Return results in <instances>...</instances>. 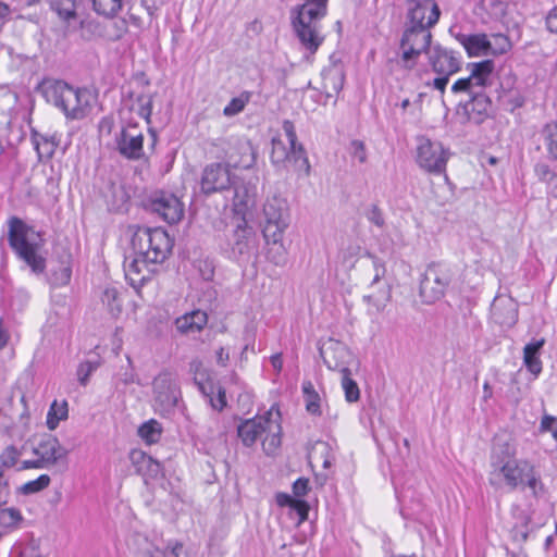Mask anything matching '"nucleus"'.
<instances>
[{"mask_svg":"<svg viewBox=\"0 0 557 557\" xmlns=\"http://www.w3.org/2000/svg\"><path fill=\"white\" fill-rule=\"evenodd\" d=\"M28 226L18 218L9 221V244L12 249L35 271V246L28 242Z\"/></svg>","mask_w":557,"mask_h":557,"instance_id":"nucleus-13","label":"nucleus"},{"mask_svg":"<svg viewBox=\"0 0 557 557\" xmlns=\"http://www.w3.org/2000/svg\"><path fill=\"white\" fill-rule=\"evenodd\" d=\"M488 482L498 488L503 485L510 490L529 487L533 496L544 491V484L535 466L527 459L516 458V447L508 441H497L491 455Z\"/></svg>","mask_w":557,"mask_h":557,"instance_id":"nucleus-1","label":"nucleus"},{"mask_svg":"<svg viewBox=\"0 0 557 557\" xmlns=\"http://www.w3.org/2000/svg\"><path fill=\"white\" fill-rule=\"evenodd\" d=\"M150 261L146 260L133 251L132 256H127L124 261V271L126 278L131 282V284H135L137 282H143L145 276H140L144 269H146L147 264Z\"/></svg>","mask_w":557,"mask_h":557,"instance_id":"nucleus-31","label":"nucleus"},{"mask_svg":"<svg viewBox=\"0 0 557 557\" xmlns=\"http://www.w3.org/2000/svg\"><path fill=\"white\" fill-rule=\"evenodd\" d=\"M470 75L460 78L451 86L454 94H465L467 99L463 101L465 112L471 117L472 113H485L491 104L483 90L491 85V78L494 71V62L484 60L469 64Z\"/></svg>","mask_w":557,"mask_h":557,"instance_id":"nucleus-3","label":"nucleus"},{"mask_svg":"<svg viewBox=\"0 0 557 557\" xmlns=\"http://www.w3.org/2000/svg\"><path fill=\"white\" fill-rule=\"evenodd\" d=\"M234 148L239 151L240 158L237 159L233 151H227L226 158L230 162H233L234 165H243L244 168H248L253 163V150L249 141L238 139Z\"/></svg>","mask_w":557,"mask_h":557,"instance_id":"nucleus-35","label":"nucleus"},{"mask_svg":"<svg viewBox=\"0 0 557 557\" xmlns=\"http://www.w3.org/2000/svg\"><path fill=\"white\" fill-rule=\"evenodd\" d=\"M69 88L70 85L65 82L52 78L44 79L37 85V91L40 92L42 98L58 109H61Z\"/></svg>","mask_w":557,"mask_h":557,"instance_id":"nucleus-26","label":"nucleus"},{"mask_svg":"<svg viewBox=\"0 0 557 557\" xmlns=\"http://www.w3.org/2000/svg\"><path fill=\"white\" fill-rule=\"evenodd\" d=\"M98 366L99 364L97 362L91 361H84L78 364L76 375L81 385H87L89 376L92 374L94 371L97 370Z\"/></svg>","mask_w":557,"mask_h":557,"instance_id":"nucleus-50","label":"nucleus"},{"mask_svg":"<svg viewBox=\"0 0 557 557\" xmlns=\"http://www.w3.org/2000/svg\"><path fill=\"white\" fill-rule=\"evenodd\" d=\"M208 323V315L205 311L193 310L175 320V327L178 333L184 335L200 332Z\"/></svg>","mask_w":557,"mask_h":557,"instance_id":"nucleus-28","label":"nucleus"},{"mask_svg":"<svg viewBox=\"0 0 557 557\" xmlns=\"http://www.w3.org/2000/svg\"><path fill=\"white\" fill-rule=\"evenodd\" d=\"M114 25L116 27V32L114 35L110 36V38L112 40H119L127 30L126 21L122 20L120 22H115Z\"/></svg>","mask_w":557,"mask_h":557,"instance_id":"nucleus-64","label":"nucleus"},{"mask_svg":"<svg viewBox=\"0 0 557 557\" xmlns=\"http://www.w3.org/2000/svg\"><path fill=\"white\" fill-rule=\"evenodd\" d=\"M50 8L63 21H70L76 16V0H48Z\"/></svg>","mask_w":557,"mask_h":557,"instance_id":"nucleus-41","label":"nucleus"},{"mask_svg":"<svg viewBox=\"0 0 557 557\" xmlns=\"http://www.w3.org/2000/svg\"><path fill=\"white\" fill-rule=\"evenodd\" d=\"M368 220L379 227H383L385 224L384 216L376 206H373L368 213Z\"/></svg>","mask_w":557,"mask_h":557,"instance_id":"nucleus-59","label":"nucleus"},{"mask_svg":"<svg viewBox=\"0 0 557 557\" xmlns=\"http://www.w3.org/2000/svg\"><path fill=\"white\" fill-rule=\"evenodd\" d=\"M366 257L371 260V267L373 271L369 284L389 283L386 278L385 262L369 251L366 252Z\"/></svg>","mask_w":557,"mask_h":557,"instance_id":"nucleus-44","label":"nucleus"},{"mask_svg":"<svg viewBox=\"0 0 557 557\" xmlns=\"http://www.w3.org/2000/svg\"><path fill=\"white\" fill-rule=\"evenodd\" d=\"M351 149L354 158L358 159L360 163L366 162L367 153L362 141L354 140L351 143Z\"/></svg>","mask_w":557,"mask_h":557,"instance_id":"nucleus-58","label":"nucleus"},{"mask_svg":"<svg viewBox=\"0 0 557 557\" xmlns=\"http://www.w3.org/2000/svg\"><path fill=\"white\" fill-rule=\"evenodd\" d=\"M154 400L162 410L173 409L178 400L177 386L169 373L159 374L153 381Z\"/></svg>","mask_w":557,"mask_h":557,"instance_id":"nucleus-18","label":"nucleus"},{"mask_svg":"<svg viewBox=\"0 0 557 557\" xmlns=\"http://www.w3.org/2000/svg\"><path fill=\"white\" fill-rule=\"evenodd\" d=\"M71 264L72 256L63 248L48 260L37 256V272L47 270L48 281L53 287L64 286L70 282L72 275Z\"/></svg>","mask_w":557,"mask_h":557,"instance_id":"nucleus-10","label":"nucleus"},{"mask_svg":"<svg viewBox=\"0 0 557 557\" xmlns=\"http://www.w3.org/2000/svg\"><path fill=\"white\" fill-rule=\"evenodd\" d=\"M541 429L552 433L553 437L557 440V419L550 416H545L541 422Z\"/></svg>","mask_w":557,"mask_h":557,"instance_id":"nucleus-56","label":"nucleus"},{"mask_svg":"<svg viewBox=\"0 0 557 557\" xmlns=\"http://www.w3.org/2000/svg\"><path fill=\"white\" fill-rule=\"evenodd\" d=\"M268 249L267 259L275 265H284L287 261V250L283 245V235L280 237H264Z\"/></svg>","mask_w":557,"mask_h":557,"instance_id":"nucleus-32","label":"nucleus"},{"mask_svg":"<svg viewBox=\"0 0 557 557\" xmlns=\"http://www.w3.org/2000/svg\"><path fill=\"white\" fill-rule=\"evenodd\" d=\"M58 143L54 137H41L40 140L37 138V156L39 159H49L53 156Z\"/></svg>","mask_w":557,"mask_h":557,"instance_id":"nucleus-47","label":"nucleus"},{"mask_svg":"<svg viewBox=\"0 0 557 557\" xmlns=\"http://www.w3.org/2000/svg\"><path fill=\"white\" fill-rule=\"evenodd\" d=\"M309 491V480L305 478H299L293 484V493L297 497L305 496Z\"/></svg>","mask_w":557,"mask_h":557,"instance_id":"nucleus-57","label":"nucleus"},{"mask_svg":"<svg viewBox=\"0 0 557 557\" xmlns=\"http://www.w3.org/2000/svg\"><path fill=\"white\" fill-rule=\"evenodd\" d=\"M342 387L345 393V399L348 403H356L360 398V389L355 380L351 379L350 370L342 373Z\"/></svg>","mask_w":557,"mask_h":557,"instance_id":"nucleus-46","label":"nucleus"},{"mask_svg":"<svg viewBox=\"0 0 557 557\" xmlns=\"http://www.w3.org/2000/svg\"><path fill=\"white\" fill-rule=\"evenodd\" d=\"M162 433L161 424L157 420H149L138 429V435L148 444L157 443Z\"/></svg>","mask_w":557,"mask_h":557,"instance_id":"nucleus-42","label":"nucleus"},{"mask_svg":"<svg viewBox=\"0 0 557 557\" xmlns=\"http://www.w3.org/2000/svg\"><path fill=\"white\" fill-rule=\"evenodd\" d=\"M282 428L277 419H273L271 411L263 416H256L242 421L237 426V434L246 447L255 445L257 440H262V448L267 455H272L281 445Z\"/></svg>","mask_w":557,"mask_h":557,"instance_id":"nucleus-4","label":"nucleus"},{"mask_svg":"<svg viewBox=\"0 0 557 557\" xmlns=\"http://www.w3.org/2000/svg\"><path fill=\"white\" fill-rule=\"evenodd\" d=\"M66 454L67 450L60 445L59 441L49 436L37 447V468H48L64 458Z\"/></svg>","mask_w":557,"mask_h":557,"instance_id":"nucleus-24","label":"nucleus"},{"mask_svg":"<svg viewBox=\"0 0 557 557\" xmlns=\"http://www.w3.org/2000/svg\"><path fill=\"white\" fill-rule=\"evenodd\" d=\"M488 54L500 55L511 49L509 38L504 34H493L491 38L487 37Z\"/></svg>","mask_w":557,"mask_h":557,"instance_id":"nucleus-43","label":"nucleus"},{"mask_svg":"<svg viewBox=\"0 0 557 557\" xmlns=\"http://www.w3.org/2000/svg\"><path fill=\"white\" fill-rule=\"evenodd\" d=\"M190 368L196 373L195 383L199 391L209 398V403L213 409L221 411L226 406L225 391L221 386L215 388L213 382L209 380L205 373L199 372L201 368L200 361H193Z\"/></svg>","mask_w":557,"mask_h":557,"instance_id":"nucleus-19","label":"nucleus"},{"mask_svg":"<svg viewBox=\"0 0 557 557\" xmlns=\"http://www.w3.org/2000/svg\"><path fill=\"white\" fill-rule=\"evenodd\" d=\"M524 362L529 369L530 372H532L533 374L537 375L541 370H542V366H541V361L539 360V358L536 356H534L533 358H524Z\"/></svg>","mask_w":557,"mask_h":557,"instance_id":"nucleus-62","label":"nucleus"},{"mask_svg":"<svg viewBox=\"0 0 557 557\" xmlns=\"http://www.w3.org/2000/svg\"><path fill=\"white\" fill-rule=\"evenodd\" d=\"M282 127L289 145L288 159L285 162L293 164L296 171H304L308 176L311 168L304 146L297 143V135L293 122L285 120Z\"/></svg>","mask_w":557,"mask_h":557,"instance_id":"nucleus-17","label":"nucleus"},{"mask_svg":"<svg viewBox=\"0 0 557 557\" xmlns=\"http://www.w3.org/2000/svg\"><path fill=\"white\" fill-rule=\"evenodd\" d=\"M249 100L248 96L242 95L240 97L233 98L224 108L223 114L225 116H234L242 112Z\"/></svg>","mask_w":557,"mask_h":557,"instance_id":"nucleus-51","label":"nucleus"},{"mask_svg":"<svg viewBox=\"0 0 557 557\" xmlns=\"http://www.w3.org/2000/svg\"><path fill=\"white\" fill-rule=\"evenodd\" d=\"M169 548H170L169 550H161L158 547L147 548L144 550V556L145 557H178L183 549V544L175 542L174 545L169 546Z\"/></svg>","mask_w":557,"mask_h":557,"instance_id":"nucleus-48","label":"nucleus"},{"mask_svg":"<svg viewBox=\"0 0 557 557\" xmlns=\"http://www.w3.org/2000/svg\"><path fill=\"white\" fill-rule=\"evenodd\" d=\"M362 299L368 305L370 314L383 312L392 300L391 283L368 284Z\"/></svg>","mask_w":557,"mask_h":557,"instance_id":"nucleus-22","label":"nucleus"},{"mask_svg":"<svg viewBox=\"0 0 557 557\" xmlns=\"http://www.w3.org/2000/svg\"><path fill=\"white\" fill-rule=\"evenodd\" d=\"M547 29L557 34V5L554 7L546 16Z\"/></svg>","mask_w":557,"mask_h":557,"instance_id":"nucleus-61","label":"nucleus"},{"mask_svg":"<svg viewBox=\"0 0 557 557\" xmlns=\"http://www.w3.org/2000/svg\"><path fill=\"white\" fill-rule=\"evenodd\" d=\"M262 216L263 237L277 238L284 235L290 219L287 200L277 195L268 197L263 205Z\"/></svg>","mask_w":557,"mask_h":557,"instance_id":"nucleus-8","label":"nucleus"},{"mask_svg":"<svg viewBox=\"0 0 557 557\" xmlns=\"http://www.w3.org/2000/svg\"><path fill=\"white\" fill-rule=\"evenodd\" d=\"M451 282L450 270L443 264H431L426 268L420 282L419 294L424 304H434L444 295Z\"/></svg>","mask_w":557,"mask_h":557,"instance_id":"nucleus-9","label":"nucleus"},{"mask_svg":"<svg viewBox=\"0 0 557 557\" xmlns=\"http://www.w3.org/2000/svg\"><path fill=\"white\" fill-rule=\"evenodd\" d=\"M69 416V408L66 400H62L61 403L54 400L50 409L47 413L46 424L49 430H54L59 423L63 420H66Z\"/></svg>","mask_w":557,"mask_h":557,"instance_id":"nucleus-38","label":"nucleus"},{"mask_svg":"<svg viewBox=\"0 0 557 557\" xmlns=\"http://www.w3.org/2000/svg\"><path fill=\"white\" fill-rule=\"evenodd\" d=\"M408 24L433 27L441 15L435 0H407Z\"/></svg>","mask_w":557,"mask_h":557,"instance_id":"nucleus-15","label":"nucleus"},{"mask_svg":"<svg viewBox=\"0 0 557 557\" xmlns=\"http://www.w3.org/2000/svg\"><path fill=\"white\" fill-rule=\"evenodd\" d=\"M18 457H20L18 450L15 447L10 446V447H7L4 449V451L2 453L1 460L4 466L13 467V466L17 465Z\"/></svg>","mask_w":557,"mask_h":557,"instance_id":"nucleus-55","label":"nucleus"},{"mask_svg":"<svg viewBox=\"0 0 557 557\" xmlns=\"http://www.w3.org/2000/svg\"><path fill=\"white\" fill-rule=\"evenodd\" d=\"M323 85L322 88L327 96L337 94L342 90L344 84V77L341 71L337 69H330L322 72Z\"/></svg>","mask_w":557,"mask_h":557,"instance_id":"nucleus-37","label":"nucleus"},{"mask_svg":"<svg viewBox=\"0 0 557 557\" xmlns=\"http://www.w3.org/2000/svg\"><path fill=\"white\" fill-rule=\"evenodd\" d=\"M129 459L136 473L141 475L145 482L157 478L161 472V465L140 449H133L129 453Z\"/></svg>","mask_w":557,"mask_h":557,"instance_id":"nucleus-25","label":"nucleus"},{"mask_svg":"<svg viewBox=\"0 0 557 557\" xmlns=\"http://www.w3.org/2000/svg\"><path fill=\"white\" fill-rule=\"evenodd\" d=\"M430 62L434 72L440 75H453L460 70V61L454 52L441 46L431 49Z\"/></svg>","mask_w":557,"mask_h":557,"instance_id":"nucleus-23","label":"nucleus"},{"mask_svg":"<svg viewBox=\"0 0 557 557\" xmlns=\"http://www.w3.org/2000/svg\"><path fill=\"white\" fill-rule=\"evenodd\" d=\"M144 136L136 124L123 127L115 137L119 153L128 160H140L144 156Z\"/></svg>","mask_w":557,"mask_h":557,"instance_id":"nucleus-14","label":"nucleus"},{"mask_svg":"<svg viewBox=\"0 0 557 557\" xmlns=\"http://www.w3.org/2000/svg\"><path fill=\"white\" fill-rule=\"evenodd\" d=\"M535 173L541 181L546 183H552L557 177V175L552 171L549 165L545 163L536 164Z\"/></svg>","mask_w":557,"mask_h":557,"instance_id":"nucleus-54","label":"nucleus"},{"mask_svg":"<svg viewBox=\"0 0 557 557\" xmlns=\"http://www.w3.org/2000/svg\"><path fill=\"white\" fill-rule=\"evenodd\" d=\"M361 247L358 244H349L343 251V262L354 265L356 258L360 255Z\"/></svg>","mask_w":557,"mask_h":557,"instance_id":"nucleus-53","label":"nucleus"},{"mask_svg":"<svg viewBox=\"0 0 557 557\" xmlns=\"http://www.w3.org/2000/svg\"><path fill=\"white\" fill-rule=\"evenodd\" d=\"M529 529L527 523L522 527H515L512 529V536L516 541L524 542L528 539Z\"/></svg>","mask_w":557,"mask_h":557,"instance_id":"nucleus-63","label":"nucleus"},{"mask_svg":"<svg viewBox=\"0 0 557 557\" xmlns=\"http://www.w3.org/2000/svg\"><path fill=\"white\" fill-rule=\"evenodd\" d=\"M290 9V24L302 49L314 54L324 41L321 21L327 13L329 0H300Z\"/></svg>","mask_w":557,"mask_h":557,"instance_id":"nucleus-2","label":"nucleus"},{"mask_svg":"<svg viewBox=\"0 0 557 557\" xmlns=\"http://www.w3.org/2000/svg\"><path fill=\"white\" fill-rule=\"evenodd\" d=\"M458 39L470 57L488 55L486 35H460Z\"/></svg>","mask_w":557,"mask_h":557,"instance_id":"nucleus-30","label":"nucleus"},{"mask_svg":"<svg viewBox=\"0 0 557 557\" xmlns=\"http://www.w3.org/2000/svg\"><path fill=\"white\" fill-rule=\"evenodd\" d=\"M95 101L96 97L87 88L70 86L60 110L69 120H82L91 112Z\"/></svg>","mask_w":557,"mask_h":557,"instance_id":"nucleus-11","label":"nucleus"},{"mask_svg":"<svg viewBox=\"0 0 557 557\" xmlns=\"http://www.w3.org/2000/svg\"><path fill=\"white\" fill-rule=\"evenodd\" d=\"M491 313L494 321L500 325H512L517 321V308L511 299L495 298Z\"/></svg>","mask_w":557,"mask_h":557,"instance_id":"nucleus-29","label":"nucleus"},{"mask_svg":"<svg viewBox=\"0 0 557 557\" xmlns=\"http://www.w3.org/2000/svg\"><path fill=\"white\" fill-rule=\"evenodd\" d=\"M169 234L160 228H139L132 237L133 251L150 263L163 262L172 250Z\"/></svg>","mask_w":557,"mask_h":557,"instance_id":"nucleus-5","label":"nucleus"},{"mask_svg":"<svg viewBox=\"0 0 557 557\" xmlns=\"http://www.w3.org/2000/svg\"><path fill=\"white\" fill-rule=\"evenodd\" d=\"M150 209L166 223L174 224L184 215V205L173 194L157 193L150 200Z\"/></svg>","mask_w":557,"mask_h":557,"instance_id":"nucleus-16","label":"nucleus"},{"mask_svg":"<svg viewBox=\"0 0 557 557\" xmlns=\"http://www.w3.org/2000/svg\"><path fill=\"white\" fill-rule=\"evenodd\" d=\"M290 507L298 513L300 521H304L308 518L309 506L306 502L295 499Z\"/></svg>","mask_w":557,"mask_h":557,"instance_id":"nucleus-60","label":"nucleus"},{"mask_svg":"<svg viewBox=\"0 0 557 557\" xmlns=\"http://www.w3.org/2000/svg\"><path fill=\"white\" fill-rule=\"evenodd\" d=\"M129 111L135 112L138 116L143 117L150 124V116L152 111V97L150 95L140 94L131 103Z\"/></svg>","mask_w":557,"mask_h":557,"instance_id":"nucleus-40","label":"nucleus"},{"mask_svg":"<svg viewBox=\"0 0 557 557\" xmlns=\"http://www.w3.org/2000/svg\"><path fill=\"white\" fill-rule=\"evenodd\" d=\"M319 351L330 370L339 371L341 373L349 371L348 364L351 354L345 345L331 341L327 346L321 347Z\"/></svg>","mask_w":557,"mask_h":557,"instance_id":"nucleus-21","label":"nucleus"},{"mask_svg":"<svg viewBox=\"0 0 557 557\" xmlns=\"http://www.w3.org/2000/svg\"><path fill=\"white\" fill-rule=\"evenodd\" d=\"M100 300L112 318H117L122 313L123 300L115 287H106L101 293Z\"/></svg>","mask_w":557,"mask_h":557,"instance_id":"nucleus-33","label":"nucleus"},{"mask_svg":"<svg viewBox=\"0 0 557 557\" xmlns=\"http://www.w3.org/2000/svg\"><path fill=\"white\" fill-rule=\"evenodd\" d=\"M233 184L234 177L227 163H211L202 171L200 189L205 195L221 193L231 188Z\"/></svg>","mask_w":557,"mask_h":557,"instance_id":"nucleus-12","label":"nucleus"},{"mask_svg":"<svg viewBox=\"0 0 557 557\" xmlns=\"http://www.w3.org/2000/svg\"><path fill=\"white\" fill-rule=\"evenodd\" d=\"M331 447L326 442H315L308 451V461L311 466L322 463L324 469H329L332 465Z\"/></svg>","mask_w":557,"mask_h":557,"instance_id":"nucleus-34","label":"nucleus"},{"mask_svg":"<svg viewBox=\"0 0 557 557\" xmlns=\"http://www.w3.org/2000/svg\"><path fill=\"white\" fill-rule=\"evenodd\" d=\"M432 27L408 24L400 39V53L397 61L398 65L405 70L416 67L422 53H426L431 48Z\"/></svg>","mask_w":557,"mask_h":557,"instance_id":"nucleus-6","label":"nucleus"},{"mask_svg":"<svg viewBox=\"0 0 557 557\" xmlns=\"http://www.w3.org/2000/svg\"><path fill=\"white\" fill-rule=\"evenodd\" d=\"M22 517L18 510L5 508L0 510V524L3 527H14L21 521Z\"/></svg>","mask_w":557,"mask_h":557,"instance_id":"nucleus-52","label":"nucleus"},{"mask_svg":"<svg viewBox=\"0 0 557 557\" xmlns=\"http://www.w3.org/2000/svg\"><path fill=\"white\" fill-rule=\"evenodd\" d=\"M449 158V149L445 148L441 141L431 140L425 136L417 137L416 162L421 170L430 174H446Z\"/></svg>","mask_w":557,"mask_h":557,"instance_id":"nucleus-7","label":"nucleus"},{"mask_svg":"<svg viewBox=\"0 0 557 557\" xmlns=\"http://www.w3.org/2000/svg\"><path fill=\"white\" fill-rule=\"evenodd\" d=\"M127 0H91L92 10L107 18H114L123 10Z\"/></svg>","mask_w":557,"mask_h":557,"instance_id":"nucleus-36","label":"nucleus"},{"mask_svg":"<svg viewBox=\"0 0 557 557\" xmlns=\"http://www.w3.org/2000/svg\"><path fill=\"white\" fill-rule=\"evenodd\" d=\"M257 249V237L245 221L237 225L233 233L231 250L234 257L249 259Z\"/></svg>","mask_w":557,"mask_h":557,"instance_id":"nucleus-20","label":"nucleus"},{"mask_svg":"<svg viewBox=\"0 0 557 557\" xmlns=\"http://www.w3.org/2000/svg\"><path fill=\"white\" fill-rule=\"evenodd\" d=\"M542 135L549 157L557 161V123L546 124Z\"/></svg>","mask_w":557,"mask_h":557,"instance_id":"nucleus-45","label":"nucleus"},{"mask_svg":"<svg viewBox=\"0 0 557 557\" xmlns=\"http://www.w3.org/2000/svg\"><path fill=\"white\" fill-rule=\"evenodd\" d=\"M258 178H249L242 180L240 182H236L234 180V206L237 208H248L253 206L258 188H257Z\"/></svg>","mask_w":557,"mask_h":557,"instance_id":"nucleus-27","label":"nucleus"},{"mask_svg":"<svg viewBox=\"0 0 557 557\" xmlns=\"http://www.w3.org/2000/svg\"><path fill=\"white\" fill-rule=\"evenodd\" d=\"M289 147L287 148L285 144L280 139L272 140V152L271 159L275 164L285 163L288 159Z\"/></svg>","mask_w":557,"mask_h":557,"instance_id":"nucleus-49","label":"nucleus"},{"mask_svg":"<svg viewBox=\"0 0 557 557\" xmlns=\"http://www.w3.org/2000/svg\"><path fill=\"white\" fill-rule=\"evenodd\" d=\"M302 392L307 411L313 416H321V398L310 381L304 383Z\"/></svg>","mask_w":557,"mask_h":557,"instance_id":"nucleus-39","label":"nucleus"}]
</instances>
